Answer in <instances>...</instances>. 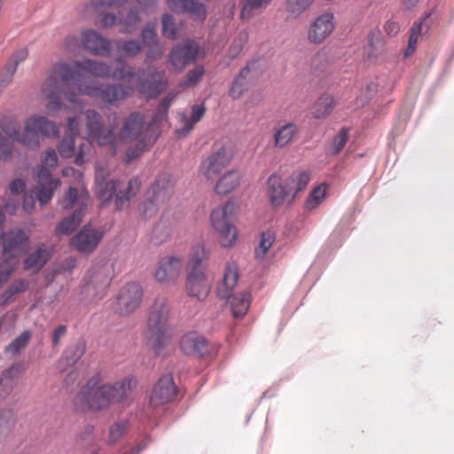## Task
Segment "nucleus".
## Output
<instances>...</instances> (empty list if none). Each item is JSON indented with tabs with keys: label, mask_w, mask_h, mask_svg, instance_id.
<instances>
[{
	"label": "nucleus",
	"mask_w": 454,
	"mask_h": 454,
	"mask_svg": "<svg viewBox=\"0 0 454 454\" xmlns=\"http://www.w3.org/2000/svg\"><path fill=\"white\" fill-rule=\"evenodd\" d=\"M42 92L56 110L62 106V95L70 102H74L77 95H87L106 107L115 105L126 96L122 85L92 84L88 82L82 69L76 67V63L73 66L67 62H59L52 66L42 84Z\"/></svg>",
	"instance_id": "obj_1"
},
{
	"label": "nucleus",
	"mask_w": 454,
	"mask_h": 454,
	"mask_svg": "<svg viewBox=\"0 0 454 454\" xmlns=\"http://www.w3.org/2000/svg\"><path fill=\"white\" fill-rule=\"evenodd\" d=\"M136 385L137 381L131 376L113 384H103L102 373L97 372L82 387L80 396L90 410L102 411L112 403L128 400Z\"/></svg>",
	"instance_id": "obj_2"
},
{
	"label": "nucleus",
	"mask_w": 454,
	"mask_h": 454,
	"mask_svg": "<svg viewBox=\"0 0 454 454\" xmlns=\"http://www.w3.org/2000/svg\"><path fill=\"white\" fill-rule=\"evenodd\" d=\"M170 305L166 297H158L150 308L147 318V343L157 356L162 354L172 340L169 324Z\"/></svg>",
	"instance_id": "obj_3"
},
{
	"label": "nucleus",
	"mask_w": 454,
	"mask_h": 454,
	"mask_svg": "<svg viewBox=\"0 0 454 454\" xmlns=\"http://www.w3.org/2000/svg\"><path fill=\"white\" fill-rule=\"evenodd\" d=\"M310 179L306 170L293 172L287 179L278 174H271L267 181V195L273 208L292 205L299 192L304 190Z\"/></svg>",
	"instance_id": "obj_4"
},
{
	"label": "nucleus",
	"mask_w": 454,
	"mask_h": 454,
	"mask_svg": "<svg viewBox=\"0 0 454 454\" xmlns=\"http://www.w3.org/2000/svg\"><path fill=\"white\" fill-rule=\"evenodd\" d=\"M95 185V194L101 202L100 207H106L114 200L115 209L121 211L129 206L130 199L139 192L141 183L137 178L125 184L120 179H106L102 175H97Z\"/></svg>",
	"instance_id": "obj_5"
},
{
	"label": "nucleus",
	"mask_w": 454,
	"mask_h": 454,
	"mask_svg": "<svg viewBox=\"0 0 454 454\" xmlns=\"http://www.w3.org/2000/svg\"><path fill=\"white\" fill-rule=\"evenodd\" d=\"M239 269L235 262L227 263L223 277L216 288V295L226 300L234 317H243L250 307L251 295L248 292L233 294L239 280Z\"/></svg>",
	"instance_id": "obj_6"
},
{
	"label": "nucleus",
	"mask_w": 454,
	"mask_h": 454,
	"mask_svg": "<svg viewBox=\"0 0 454 454\" xmlns=\"http://www.w3.org/2000/svg\"><path fill=\"white\" fill-rule=\"evenodd\" d=\"M206 253L203 247H195L187 263L186 289L191 297L204 301L210 292V281L205 272L203 260Z\"/></svg>",
	"instance_id": "obj_7"
},
{
	"label": "nucleus",
	"mask_w": 454,
	"mask_h": 454,
	"mask_svg": "<svg viewBox=\"0 0 454 454\" xmlns=\"http://www.w3.org/2000/svg\"><path fill=\"white\" fill-rule=\"evenodd\" d=\"M233 215L234 204L231 201L215 208L211 213V223L223 247H231L237 240L238 232L233 224Z\"/></svg>",
	"instance_id": "obj_8"
},
{
	"label": "nucleus",
	"mask_w": 454,
	"mask_h": 454,
	"mask_svg": "<svg viewBox=\"0 0 454 454\" xmlns=\"http://www.w3.org/2000/svg\"><path fill=\"white\" fill-rule=\"evenodd\" d=\"M76 67L95 76L112 77L115 80L131 81L137 75L135 68L122 59H117L114 66L88 59L83 61H77Z\"/></svg>",
	"instance_id": "obj_9"
},
{
	"label": "nucleus",
	"mask_w": 454,
	"mask_h": 454,
	"mask_svg": "<svg viewBox=\"0 0 454 454\" xmlns=\"http://www.w3.org/2000/svg\"><path fill=\"white\" fill-rule=\"evenodd\" d=\"M174 193V182L171 176L163 173L157 176L148 191L147 200L143 204V215L146 218L156 214L160 204L169 200Z\"/></svg>",
	"instance_id": "obj_10"
},
{
	"label": "nucleus",
	"mask_w": 454,
	"mask_h": 454,
	"mask_svg": "<svg viewBox=\"0 0 454 454\" xmlns=\"http://www.w3.org/2000/svg\"><path fill=\"white\" fill-rule=\"evenodd\" d=\"M233 146L231 143L215 144L212 153L200 164V171L207 179L216 176L233 158Z\"/></svg>",
	"instance_id": "obj_11"
},
{
	"label": "nucleus",
	"mask_w": 454,
	"mask_h": 454,
	"mask_svg": "<svg viewBox=\"0 0 454 454\" xmlns=\"http://www.w3.org/2000/svg\"><path fill=\"white\" fill-rule=\"evenodd\" d=\"M143 289L138 283L130 282L123 286L116 299L115 310L121 316L134 312L141 304Z\"/></svg>",
	"instance_id": "obj_12"
},
{
	"label": "nucleus",
	"mask_w": 454,
	"mask_h": 454,
	"mask_svg": "<svg viewBox=\"0 0 454 454\" xmlns=\"http://www.w3.org/2000/svg\"><path fill=\"white\" fill-rule=\"evenodd\" d=\"M0 237L3 240L2 254L5 258H17L27 251L30 237L24 230L3 231Z\"/></svg>",
	"instance_id": "obj_13"
},
{
	"label": "nucleus",
	"mask_w": 454,
	"mask_h": 454,
	"mask_svg": "<svg viewBox=\"0 0 454 454\" xmlns=\"http://www.w3.org/2000/svg\"><path fill=\"white\" fill-rule=\"evenodd\" d=\"M104 231L87 223L71 239L70 246L82 254L92 253L103 239Z\"/></svg>",
	"instance_id": "obj_14"
},
{
	"label": "nucleus",
	"mask_w": 454,
	"mask_h": 454,
	"mask_svg": "<svg viewBox=\"0 0 454 454\" xmlns=\"http://www.w3.org/2000/svg\"><path fill=\"white\" fill-rule=\"evenodd\" d=\"M199 52V46L192 41L178 43L172 47L168 62L176 71L181 72L186 66L197 61Z\"/></svg>",
	"instance_id": "obj_15"
},
{
	"label": "nucleus",
	"mask_w": 454,
	"mask_h": 454,
	"mask_svg": "<svg viewBox=\"0 0 454 454\" xmlns=\"http://www.w3.org/2000/svg\"><path fill=\"white\" fill-rule=\"evenodd\" d=\"M137 89L148 98H157L165 89L161 74L154 67L141 68L137 73Z\"/></svg>",
	"instance_id": "obj_16"
},
{
	"label": "nucleus",
	"mask_w": 454,
	"mask_h": 454,
	"mask_svg": "<svg viewBox=\"0 0 454 454\" xmlns=\"http://www.w3.org/2000/svg\"><path fill=\"white\" fill-rule=\"evenodd\" d=\"M177 395V387L172 374L168 373L160 377L154 385L150 396V405L159 406L173 402Z\"/></svg>",
	"instance_id": "obj_17"
},
{
	"label": "nucleus",
	"mask_w": 454,
	"mask_h": 454,
	"mask_svg": "<svg viewBox=\"0 0 454 454\" xmlns=\"http://www.w3.org/2000/svg\"><path fill=\"white\" fill-rule=\"evenodd\" d=\"M335 17L332 12H325L315 19L308 30V40L314 44L323 43L334 30Z\"/></svg>",
	"instance_id": "obj_18"
},
{
	"label": "nucleus",
	"mask_w": 454,
	"mask_h": 454,
	"mask_svg": "<svg viewBox=\"0 0 454 454\" xmlns=\"http://www.w3.org/2000/svg\"><path fill=\"white\" fill-rule=\"evenodd\" d=\"M1 129L13 141L28 149L37 150L40 146L39 134L33 128L28 119L25 121L23 132H20V129L15 126L9 127L2 124Z\"/></svg>",
	"instance_id": "obj_19"
},
{
	"label": "nucleus",
	"mask_w": 454,
	"mask_h": 454,
	"mask_svg": "<svg viewBox=\"0 0 454 454\" xmlns=\"http://www.w3.org/2000/svg\"><path fill=\"white\" fill-rule=\"evenodd\" d=\"M143 46L146 48L145 62H153L161 59L164 54V47L161 43L155 26L147 23L141 31Z\"/></svg>",
	"instance_id": "obj_20"
},
{
	"label": "nucleus",
	"mask_w": 454,
	"mask_h": 454,
	"mask_svg": "<svg viewBox=\"0 0 454 454\" xmlns=\"http://www.w3.org/2000/svg\"><path fill=\"white\" fill-rule=\"evenodd\" d=\"M180 348L188 356L201 357L210 353L208 340L198 332L185 333L181 339Z\"/></svg>",
	"instance_id": "obj_21"
},
{
	"label": "nucleus",
	"mask_w": 454,
	"mask_h": 454,
	"mask_svg": "<svg viewBox=\"0 0 454 454\" xmlns=\"http://www.w3.org/2000/svg\"><path fill=\"white\" fill-rule=\"evenodd\" d=\"M145 117L138 112L130 113L123 121L122 127L119 131L118 139L123 141H135L144 135V127Z\"/></svg>",
	"instance_id": "obj_22"
},
{
	"label": "nucleus",
	"mask_w": 454,
	"mask_h": 454,
	"mask_svg": "<svg viewBox=\"0 0 454 454\" xmlns=\"http://www.w3.org/2000/svg\"><path fill=\"white\" fill-rule=\"evenodd\" d=\"M184 262L180 257L167 256L159 262L154 277L158 282L169 283L175 281L181 273Z\"/></svg>",
	"instance_id": "obj_23"
},
{
	"label": "nucleus",
	"mask_w": 454,
	"mask_h": 454,
	"mask_svg": "<svg viewBox=\"0 0 454 454\" xmlns=\"http://www.w3.org/2000/svg\"><path fill=\"white\" fill-rule=\"evenodd\" d=\"M172 101L173 97L169 95L162 98L145 128L144 132L152 137L153 142H156L160 135V125L167 120Z\"/></svg>",
	"instance_id": "obj_24"
},
{
	"label": "nucleus",
	"mask_w": 454,
	"mask_h": 454,
	"mask_svg": "<svg viewBox=\"0 0 454 454\" xmlns=\"http://www.w3.org/2000/svg\"><path fill=\"white\" fill-rule=\"evenodd\" d=\"M169 7L176 13H187L194 21L203 22L207 18V7L199 0H170Z\"/></svg>",
	"instance_id": "obj_25"
},
{
	"label": "nucleus",
	"mask_w": 454,
	"mask_h": 454,
	"mask_svg": "<svg viewBox=\"0 0 454 454\" xmlns=\"http://www.w3.org/2000/svg\"><path fill=\"white\" fill-rule=\"evenodd\" d=\"M111 278L107 273L106 269L103 267L94 268L90 270L89 280L85 286V291L90 292L93 290L94 297L101 299L106 293L110 286Z\"/></svg>",
	"instance_id": "obj_26"
},
{
	"label": "nucleus",
	"mask_w": 454,
	"mask_h": 454,
	"mask_svg": "<svg viewBox=\"0 0 454 454\" xmlns=\"http://www.w3.org/2000/svg\"><path fill=\"white\" fill-rule=\"evenodd\" d=\"M82 45L90 52L99 56H107L110 53V42L93 29L82 33Z\"/></svg>",
	"instance_id": "obj_27"
},
{
	"label": "nucleus",
	"mask_w": 454,
	"mask_h": 454,
	"mask_svg": "<svg viewBox=\"0 0 454 454\" xmlns=\"http://www.w3.org/2000/svg\"><path fill=\"white\" fill-rule=\"evenodd\" d=\"M255 63L256 62L254 60L247 62V64L241 68L239 73L234 77L229 91L230 97L233 99L239 98L243 93L247 90L249 82L251 80V69Z\"/></svg>",
	"instance_id": "obj_28"
},
{
	"label": "nucleus",
	"mask_w": 454,
	"mask_h": 454,
	"mask_svg": "<svg viewBox=\"0 0 454 454\" xmlns=\"http://www.w3.org/2000/svg\"><path fill=\"white\" fill-rule=\"evenodd\" d=\"M52 253L45 244H40L34 252L24 260V269L27 270H40L51 258Z\"/></svg>",
	"instance_id": "obj_29"
},
{
	"label": "nucleus",
	"mask_w": 454,
	"mask_h": 454,
	"mask_svg": "<svg viewBox=\"0 0 454 454\" xmlns=\"http://www.w3.org/2000/svg\"><path fill=\"white\" fill-rule=\"evenodd\" d=\"M88 200L89 194L87 192H82L80 193L76 187L69 186L65 195L62 207L66 210H69L74 207H77L74 210H81L82 213L85 215Z\"/></svg>",
	"instance_id": "obj_30"
},
{
	"label": "nucleus",
	"mask_w": 454,
	"mask_h": 454,
	"mask_svg": "<svg viewBox=\"0 0 454 454\" xmlns=\"http://www.w3.org/2000/svg\"><path fill=\"white\" fill-rule=\"evenodd\" d=\"M84 215L81 210H74L73 213L63 218L56 226L55 232L58 236H67L74 232L80 225Z\"/></svg>",
	"instance_id": "obj_31"
},
{
	"label": "nucleus",
	"mask_w": 454,
	"mask_h": 454,
	"mask_svg": "<svg viewBox=\"0 0 454 454\" xmlns=\"http://www.w3.org/2000/svg\"><path fill=\"white\" fill-rule=\"evenodd\" d=\"M85 351L86 342L83 339H79L67 348L60 358V363L65 366H73L82 358Z\"/></svg>",
	"instance_id": "obj_32"
},
{
	"label": "nucleus",
	"mask_w": 454,
	"mask_h": 454,
	"mask_svg": "<svg viewBox=\"0 0 454 454\" xmlns=\"http://www.w3.org/2000/svg\"><path fill=\"white\" fill-rule=\"evenodd\" d=\"M239 181L240 175L238 171H228L216 182L215 191L217 194L226 195L239 184Z\"/></svg>",
	"instance_id": "obj_33"
},
{
	"label": "nucleus",
	"mask_w": 454,
	"mask_h": 454,
	"mask_svg": "<svg viewBox=\"0 0 454 454\" xmlns=\"http://www.w3.org/2000/svg\"><path fill=\"white\" fill-rule=\"evenodd\" d=\"M29 287L28 280L17 279L0 295V306H4L15 301L18 294L26 292Z\"/></svg>",
	"instance_id": "obj_34"
},
{
	"label": "nucleus",
	"mask_w": 454,
	"mask_h": 454,
	"mask_svg": "<svg viewBox=\"0 0 454 454\" xmlns=\"http://www.w3.org/2000/svg\"><path fill=\"white\" fill-rule=\"evenodd\" d=\"M298 132V126L294 122H287L281 126L274 134L275 146L278 148L285 147L292 141Z\"/></svg>",
	"instance_id": "obj_35"
},
{
	"label": "nucleus",
	"mask_w": 454,
	"mask_h": 454,
	"mask_svg": "<svg viewBox=\"0 0 454 454\" xmlns=\"http://www.w3.org/2000/svg\"><path fill=\"white\" fill-rule=\"evenodd\" d=\"M100 146L113 145L118 144V136L114 132V127H107L105 122L90 137Z\"/></svg>",
	"instance_id": "obj_36"
},
{
	"label": "nucleus",
	"mask_w": 454,
	"mask_h": 454,
	"mask_svg": "<svg viewBox=\"0 0 454 454\" xmlns=\"http://www.w3.org/2000/svg\"><path fill=\"white\" fill-rule=\"evenodd\" d=\"M336 106L334 98L329 94L322 95L312 106L311 114L317 119L329 115Z\"/></svg>",
	"instance_id": "obj_37"
},
{
	"label": "nucleus",
	"mask_w": 454,
	"mask_h": 454,
	"mask_svg": "<svg viewBox=\"0 0 454 454\" xmlns=\"http://www.w3.org/2000/svg\"><path fill=\"white\" fill-rule=\"evenodd\" d=\"M28 121L32 124L33 128L39 134L41 133L46 137H58L59 128L53 122L48 120L45 116H32L28 118Z\"/></svg>",
	"instance_id": "obj_38"
},
{
	"label": "nucleus",
	"mask_w": 454,
	"mask_h": 454,
	"mask_svg": "<svg viewBox=\"0 0 454 454\" xmlns=\"http://www.w3.org/2000/svg\"><path fill=\"white\" fill-rule=\"evenodd\" d=\"M119 23L123 27L124 33H131L136 29L137 24L140 20L139 12L137 7L122 9L119 12Z\"/></svg>",
	"instance_id": "obj_39"
},
{
	"label": "nucleus",
	"mask_w": 454,
	"mask_h": 454,
	"mask_svg": "<svg viewBox=\"0 0 454 454\" xmlns=\"http://www.w3.org/2000/svg\"><path fill=\"white\" fill-rule=\"evenodd\" d=\"M60 185V181H53L48 184H38V187L31 191L35 198L42 206L46 205L53 196L54 191Z\"/></svg>",
	"instance_id": "obj_40"
},
{
	"label": "nucleus",
	"mask_w": 454,
	"mask_h": 454,
	"mask_svg": "<svg viewBox=\"0 0 454 454\" xmlns=\"http://www.w3.org/2000/svg\"><path fill=\"white\" fill-rule=\"evenodd\" d=\"M155 142L152 141L151 137H147V135L144 132L142 137L137 139V142L135 145L129 146L126 150L125 158L127 162H130L133 160L138 158L141 153L147 148V146L153 145Z\"/></svg>",
	"instance_id": "obj_41"
},
{
	"label": "nucleus",
	"mask_w": 454,
	"mask_h": 454,
	"mask_svg": "<svg viewBox=\"0 0 454 454\" xmlns=\"http://www.w3.org/2000/svg\"><path fill=\"white\" fill-rule=\"evenodd\" d=\"M31 337L32 334L29 330L23 331L7 345L5 352L10 353L13 356L20 355V352L27 346Z\"/></svg>",
	"instance_id": "obj_42"
},
{
	"label": "nucleus",
	"mask_w": 454,
	"mask_h": 454,
	"mask_svg": "<svg viewBox=\"0 0 454 454\" xmlns=\"http://www.w3.org/2000/svg\"><path fill=\"white\" fill-rule=\"evenodd\" d=\"M326 188L327 185L325 184H322L317 187L314 188L309 192L305 201V208L308 210H312L318 207L322 203L325 196Z\"/></svg>",
	"instance_id": "obj_43"
},
{
	"label": "nucleus",
	"mask_w": 454,
	"mask_h": 454,
	"mask_svg": "<svg viewBox=\"0 0 454 454\" xmlns=\"http://www.w3.org/2000/svg\"><path fill=\"white\" fill-rule=\"evenodd\" d=\"M431 16V12H427L424 15V17L418 21H415L411 29L410 35L408 39V43L416 46L418 43V39L419 35L422 33L423 26L425 25L428 29L431 26V21L429 20Z\"/></svg>",
	"instance_id": "obj_44"
},
{
	"label": "nucleus",
	"mask_w": 454,
	"mask_h": 454,
	"mask_svg": "<svg viewBox=\"0 0 454 454\" xmlns=\"http://www.w3.org/2000/svg\"><path fill=\"white\" fill-rule=\"evenodd\" d=\"M84 115L87 133L90 137L96 130H98L104 123V120L102 115L93 109L86 110Z\"/></svg>",
	"instance_id": "obj_45"
},
{
	"label": "nucleus",
	"mask_w": 454,
	"mask_h": 454,
	"mask_svg": "<svg viewBox=\"0 0 454 454\" xmlns=\"http://www.w3.org/2000/svg\"><path fill=\"white\" fill-rule=\"evenodd\" d=\"M57 150L62 158L69 159L74 157L75 137L73 136H65L57 145Z\"/></svg>",
	"instance_id": "obj_46"
},
{
	"label": "nucleus",
	"mask_w": 454,
	"mask_h": 454,
	"mask_svg": "<svg viewBox=\"0 0 454 454\" xmlns=\"http://www.w3.org/2000/svg\"><path fill=\"white\" fill-rule=\"evenodd\" d=\"M162 35L168 39H176L177 28L176 20L170 13H164L161 17Z\"/></svg>",
	"instance_id": "obj_47"
},
{
	"label": "nucleus",
	"mask_w": 454,
	"mask_h": 454,
	"mask_svg": "<svg viewBox=\"0 0 454 454\" xmlns=\"http://www.w3.org/2000/svg\"><path fill=\"white\" fill-rule=\"evenodd\" d=\"M271 0H244L240 16L242 19H250L254 12L262 6L268 5Z\"/></svg>",
	"instance_id": "obj_48"
},
{
	"label": "nucleus",
	"mask_w": 454,
	"mask_h": 454,
	"mask_svg": "<svg viewBox=\"0 0 454 454\" xmlns=\"http://www.w3.org/2000/svg\"><path fill=\"white\" fill-rule=\"evenodd\" d=\"M205 68L202 65L196 66L193 69L188 71L181 85L190 87L196 85L204 76Z\"/></svg>",
	"instance_id": "obj_49"
},
{
	"label": "nucleus",
	"mask_w": 454,
	"mask_h": 454,
	"mask_svg": "<svg viewBox=\"0 0 454 454\" xmlns=\"http://www.w3.org/2000/svg\"><path fill=\"white\" fill-rule=\"evenodd\" d=\"M275 240V234L267 231L262 232L261 235V240L259 243L258 248L255 249V256L257 258H262L265 254L268 252L270 247L272 246L273 242Z\"/></svg>",
	"instance_id": "obj_50"
},
{
	"label": "nucleus",
	"mask_w": 454,
	"mask_h": 454,
	"mask_svg": "<svg viewBox=\"0 0 454 454\" xmlns=\"http://www.w3.org/2000/svg\"><path fill=\"white\" fill-rule=\"evenodd\" d=\"M313 0H286V11L297 17L311 5Z\"/></svg>",
	"instance_id": "obj_51"
},
{
	"label": "nucleus",
	"mask_w": 454,
	"mask_h": 454,
	"mask_svg": "<svg viewBox=\"0 0 454 454\" xmlns=\"http://www.w3.org/2000/svg\"><path fill=\"white\" fill-rule=\"evenodd\" d=\"M247 37L248 35L246 32H240L233 40L228 50L231 59H234L240 53L247 41Z\"/></svg>",
	"instance_id": "obj_52"
},
{
	"label": "nucleus",
	"mask_w": 454,
	"mask_h": 454,
	"mask_svg": "<svg viewBox=\"0 0 454 454\" xmlns=\"http://www.w3.org/2000/svg\"><path fill=\"white\" fill-rule=\"evenodd\" d=\"M28 56V51L27 48H21L12 53L8 63L5 66L7 70H12V73H15L17 67L20 62L25 60Z\"/></svg>",
	"instance_id": "obj_53"
},
{
	"label": "nucleus",
	"mask_w": 454,
	"mask_h": 454,
	"mask_svg": "<svg viewBox=\"0 0 454 454\" xmlns=\"http://www.w3.org/2000/svg\"><path fill=\"white\" fill-rule=\"evenodd\" d=\"M348 129L341 128L337 136L333 138L331 144L333 149V154H337L343 149L348 138Z\"/></svg>",
	"instance_id": "obj_54"
},
{
	"label": "nucleus",
	"mask_w": 454,
	"mask_h": 454,
	"mask_svg": "<svg viewBox=\"0 0 454 454\" xmlns=\"http://www.w3.org/2000/svg\"><path fill=\"white\" fill-rule=\"evenodd\" d=\"M121 48L128 57H136L143 48V43L137 40H126L121 43Z\"/></svg>",
	"instance_id": "obj_55"
},
{
	"label": "nucleus",
	"mask_w": 454,
	"mask_h": 454,
	"mask_svg": "<svg viewBox=\"0 0 454 454\" xmlns=\"http://www.w3.org/2000/svg\"><path fill=\"white\" fill-rule=\"evenodd\" d=\"M169 236V230L163 223H159L156 224L152 232V240L154 244H160L164 242Z\"/></svg>",
	"instance_id": "obj_56"
},
{
	"label": "nucleus",
	"mask_w": 454,
	"mask_h": 454,
	"mask_svg": "<svg viewBox=\"0 0 454 454\" xmlns=\"http://www.w3.org/2000/svg\"><path fill=\"white\" fill-rule=\"evenodd\" d=\"M38 184H48L50 182L60 181L59 178H54L51 173L50 168L45 166H38L35 174Z\"/></svg>",
	"instance_id": "obj_57"
},
{
	"label": "nucleus",
	"mask_w": 454,
	"mask_h": 454,
	"mask_svg": "<svg viewBox=\"0 0 454 454\" xmlns=\"http://www.w3.org/2000/svg\"><path fill=\"white\" fill-rule=\"evenodd\" d=\"M58 154L52 148L47 149L42 158V166H45L48 168H54L58 165Z\"/></svg>",
	"instance_id": "obj_58"
},
{
	"label": "nucleus",
	"mask_w": 454,
	"mask_h": 454,
	"mask_svg": "<svg viewBox=\"0 0 454 454\" xmlns=\"http://www.w3.org/2000/svg\"><path fill=\"white\" fill-rule=\"evenodd\" d=\"M89 151L90 145H88L85 142L79 144L77 146V151L75 150L74 153V163L76 166H82V164H84L86 161L84 157L87 154V153H89Z\"/></svg>",
	"instance_id": "obj_59"
},
{
	"label": "nucleus",
	"mask_w": 454,
	"mask_h": 454,
	"mask_svg": "<svg viewBox=\"0 0 454 454\" xmlns=\"http://www.w3.org/2000/svg\"><path fill=\"white\" fill-rule=\"evenodd\" d=\"M7 259L5 258L0 262V287L9 279L14 270L13 265Z\"/></svg>",
	"instance_id": "obj_60"
},
{
	"label": "nucleus",
	"mask_w": 454,
	"mask_h": 454,
	"mask_svg": "<svg viewBox=\"0 0 454 454\" xmlns=\"http://www.w3.org/2000/svg\"><path fill=\"white\" fill-rule=\"evenodd\" d=\"M127 0H91L90 6L98 11L101 7H119L121 6Z\"/></svg>",
	"instance_id": "obj_61"
},
{
	"label": "nucleus",
	"mask_w": 454,
	"mask_h": 454,
	"mask_svg": "<svg viewBox=\"0 0 454 454\" xmlns=\"http://www.w3.org/2000/svg\"><path fill=\"white\" fill-rule=\"evenodd\" d=\"M20 372V364H12L9 368L5 369L2 373V378L0 379V387L4 386V381L12 380L19 375Z\"/></svg>",
	"instance_id": "obj_62"
},
{
	"label": "nucleus",
	"mask_w": 454,
	"mask_h": 454,
	"mask_svg": "<svg viewBox=\"0 0 454 454\" xmlns=\"http://www.w3.org/2000/svg\"><path fill=\"white\" fill-rule=\"evenodd\" d=\"M13 151L12 143L0 132V157L7 158Z\"/></svg>",
	"instance_id": "obj_63"
},
{
	"label": "nucleus",
	"mask_w": 454,
	"mask_h": 454,
	"mask_svg": "<svg viewBox=\"0 0 454 454\" xmlns=\"http://www.w3.org/2000/svg\"><path fill=\"white\" fill-rule=\"evenodd\" d=\"M67 327L65 325H58L53 333H52V345L53 347H57L62 337H64L67 334Z\"/></svg>",
	"instance_id": "obj_64"
}]
</instances>
